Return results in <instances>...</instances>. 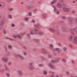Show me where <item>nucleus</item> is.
<instances>
[{
	"label": "nucleus",
	"instance_id": "nucleus-20",
	"mask_svg": "<svg viewBox=\"0 0 77 77\" xmlns=\"http://www.w3.org/2000/svg\"><path fill=\"white\" fill-rule=\"evenodd\" d=\"M42 17H43L44 18H45L47 17V14H45L43 15H42Z\"/></svg>",
	"mask_w": 77,
	"mask_h": 77
},
{
	"label": "nucleus",
	"instance_id": "nucleus-9",
	"mask_svg": "<svg viewBox=\"0 0 77 77\" xmlns=\"http://www.w3.org/2000/svg\"><path fill=\"white\" fill-rule=\"evenodd\" d=\"M59 60H60V59L59 58H57L56 59L55 61L53 60H52L51 62L52 63H57L59 61Z\"/></svg>",
	"mask_w": 77,
	"mask_h": 77
},
{
	"label": "nucleus",
	"instance_id": "nucleus-48",
	"mask_svg": "<svg viewBox=\"0 0 77 77\" xmlns=\"http://www.w3.org/2000/svg\"><path fill=\"white\" fill-rule=\"evenodd\" d=\"M11 26L12 27H14L15 26V24H11Z\"/></svg>",
	"mask_w": 77,
	"mask_h": 77
},
{
	"label": "nucleus",
	"instance_id": "nucleus-7",
	"mask_svg": "<svg viewBox=\"0 0 77 77\" xmlns=\"http://www.w3.org/2000/svg\"><path fill=\"white\" fill-rule=\"evenodd\" d=\"M63 12H69L70 11V9L69 8H64L63 9Z\"/></svg>",
	"mask_w": 77,
	"mask_h": 77
},
{
	"label": "nucleus",
	"instance_id": "nucleus-6",
	"mask_svg": "<svg viewBox=\"0 0 77 77\" xmlns=\"http://www.w3.org/2000/svg\"><path fill=\"white\" fill-rule=\"evenodd\" d=\"M14 55L15 57H19L22 60L24 59V57L20 55H18L16 54H14Z\"/></svg>",
	"mask_w": 77,
	"mask_h": 77
},
{
	"label": "nucleus",
	"instance_id": "nucleus-60",
	"mask_svg": "<svg viewBox=\"0 0 77 77\" xmlns=\"http://www.w3.org/2000/svg\"><path fill=\"white\" fill-rule=\"evenodd\" d=\"M50 77H54V75H52Z\"/></svg>",
	"mask_w": 77,
	"mask_h": 77
},
{
	"label": "nucleus",
	"instance_id": "nucleus-31",
	"mask_svg": "<svg viewBox=\"0 0 77 77\" xmlns=\"http://www.w3.org/2000/svg\"><path fill=\"white\" fill-rule=\"evenodd\" d=\"M29 69H33V67L32 66H29Z\"/></svg>",
	"mask_w": 77,
	"mask_h": 77
},
{
	"label": "nucleus",
	"instance_id": "nucleus-38",
	"mask_svg": "<svg viewBox=\"0 0 77 77\" xmlns=\"http://www.w3.org/2000/svg\"><path fill=\"white\" fill-rule=\"evenodd\" d=\"M8 48H9L10 49H11L12 48V46L11 45H9L8 46Z\"/></svg>",
	"mask_w": 77,
	"mask_h": 77
},
{
	"label": "nucleus",
	"instance_id": "nucleus-61",
	"mask_svg": "<svg viewBox=\"0 0 77 77\" xmlns=\"http://www.w3.org/2000/svg\"><path fill=\"white\" fill-rule=\"evenodd\" d=\"M53 7L54 8V9L55 8V7L54 6H53Z\"/></svg>",
	"mask_w": 77,
	"mask_h": 77
},
{
	"label": "nucleus",
	"instance_id": "nucleus-35",
	"mask_svg": "<svg viewBox=\"0 0 77 77\" xmlns=\"http://www.w3.org/2000/svg\"><path fill=\"white\" fill-rule=\"evenodd\" d=\"M5 38L6 39H9L10 40H11V41H13V39L11 38H9L8 37H6Z\"/></svg>",
	"mask_w": 77,
	"mask_h": 77
},
{
	"label": "nucleus",
	"instance_id": "nucleus-53",
	"mask_svg": "<svg viewBox=\"0 0 77 77\" xmlns=\"http://www.w3.org/2000/svg\"><path fill=\"white\" fill-rule=\"evenodd\" d=\"M8 18H12V16H11V15H10L8 16Z\"/></svg>",
	"mask_w": 77,
	"mask_h": 77
},
{
	"label": "nucleus",
	"instance_id": "nucleus-1",
	"mask_svg": "<svg viewBox=\"0 0 77 77\" xmlns=\"http://www.w3.org/2000/svg\"><path fill=\"white\" fill-rule=\"evenodd\" d=\"M4 66L5 68V70L6 72V75L7 77H10V74H9L10 73V70H9V69H8L6 64H5Z\"/></svg>",
	"mask_w": 77,
	"mask_h": 77
},
{
	"label": "nucleus",
	"instance_id": "nucleus-21",
	"mask_svg": "<svg viewBox=\"0 0 77 77\" xmlns=\"http://www.w3.org/2000/svg\"><path fill=\"white\" fill-rule=\"evenodd\" d=\"M34 41L36 42H37V43H38V42H39V40L38 39L35 38L34 39Z\"/></svg>",
	"mask_w": 77,
	"mask_h": 77
},
{
	"label": "nucleus",
	"instance_id": "nucleus-49",
	"mask_svg": "<svg viewBox=\"0 0 77 77\" xmlns=\"http://www.w3.org/2000/svg\"><path fill=\"white\" fill-rule=\"evenodd\" d=\"M26 34V32H23L21 34V35H24Z\"/></svg>",
	"mask_w": 77,
	"mask_h": 77
},
{
	"label": "nucleus",
	"instance_id": "nucleus-18",
	"mask_svg": "<svg viewBox=\"0 0 77 77\" xmlns=\"http://www.w3.org/2000/svg\"><path fill=\"white\" fill-rule=\"evenodd\" d=\"M72 35H70V36H69V39L70 41H72Z\"/></svg>",
	"mask_w": 77,
	"mask_h": 77
},
{
	"label": "nucleus",
	"instance_id": "nucleus-2",
	"mask_svg": "<svg viewBox=\"0 0 77 77\" xmlns=\"http://www.w3.org/2000/svg\"><path fill=\"white\" fill-rule=\"evenodd\" d=\"M71 33L72 35H74L75 32L77 33V27L74 28H73L71 29L70 30Z\"/></svg>",
	"mask_w": 77,
	"mask_h": 77
},
{
	"label": "nucleus",
	"instance_id": "nucleus-64",
	"mask_svg": "<svg viewBox=\"0 0 77 77\" xmlns=\"http://www.w3.org/2000/svg\"><path fill=\"white\" fill-rule=\"evenodd\" d=\"M24 49H25V50H26V47H24Z\"/></svg>",
	"mask_w": 77,
	"mask_h": 77
},
{
	"label": "nucleus",
	"instance_id": "nucleus-24",
	"mask_svg": "<svg viewBox=\"0 0 77 77\" xmlns=\"http://www.w3.org/2000/svg\"><path fill=\"white\" fill-rule=\"evenodd\" d=\"M23 55H24V56H27V52L25 51H23Z\"/></svg>",
	"mask_w": 77,
	"mask_h": 77
},
{
	"label": "nucleus",
	"instance_id": "nucleus-39",
	"mask_svg": "<svg viewBox=\"0 0 77 77\" xmlns=\"http://www.w3.org/2000/svg\"><path fill=\"white\" fill-rule=\"evenodd\" d=\"M25 20L26 21H27L29 20V18H25Z\"/></svg>",
	"mask_w": 77,
	"mask_h": 77
},
{
	"label": "nucleus",
	"instance_id": "nucleus-42",
	"mask_svg": "<svg viewBox=\"0 0 77 77\" xmlns=\"http://www.w3.org/2000/svg\"><path fill=\"white\" fill-rule=\"evenodd\" d=\"M13 10H14V9H13V8H10L9 9V11H13Z\"/></svg>",
	"mask_w": 77,
	"mask_h": 77
},
{
	"label": "nucleus",
	"instance_id": "nucleus-14",
	"mask_svg": "<svg viewBox=\"0 0 77 77\" xmlns=\"http://www.w3.org/2000/svg\"><path fill=\"white\" fill-rule=\"evenodd\" d=\"M2 60L3 61H4L5 62H7L8 61V58H5L4 57L2 58Z\"/></svg>",
	"mask_w": 77,
	"mask_h": 77
},
{
	"label": "nucleus",
	"instance_id": "nucleus-52",
	"mask_svg": "<svg viewBox=\"0 0 77 77\" xmlns=\"http://www.w3.org/2000/svg\"><path fill=\"white\" fill-rule=\"evenodd\" d=\"M48 57H53V56L50 55H48Z\"/></svg>",
	"mask_w": 77,
	"mask_h": 77
},
{
	"label": "nucleus",
	"instance_id": "nucleus-40",
	"mask_svg": "<svg viewBox=\"0 0 77 77\" xmlns=\"http://www.w3.org/2000/svg\"><path fill=\"white\" fill-rule=\"evenodd\" d=\"M55 33L56 35H59V32L58 31H56Z\"/></svg>",
	"mask_w": 77,
	"mask_h": 77
},
{
	"label": "nucleus",
	"instance_id": "nucleus-58",
	"mask_svg": "<svg viewBox=\"0 0 77 77\" xmlns=\"http://www.w3.org/2000/svg\"><path fill=\"white\" fill-rule=\"evenodd\" d=\"M69 46L71 48H72V45H70Z\"/></svg>",
	"mask_w": 77,
	"mask_h": 77
},
{
	"label": "nucleus",
	"instance_id": "nucleus-4",
	"mask_svg": "<svg viewBox=\"0 0 77 77\" xmlns=\"http://www.w3.org/2000/svg\"><path fill=\"white\" fill-rule=\"evenodd\" d=\"M33 31H35V32H37V34L38 33L39 34V35H44V33L43 32H42L41 31H39L38 30L36 29H33Z\"/></svg>",
	"mask_w": 77,
	"mask_h": 77
},
{
	"label": "nucleus",
	"instance_id": "nucleus-17",
	"mask_svg": "<svg viewBox=\"0 0 77 77\" xmlns=\"http://www.w3.org/2000/svg\"><path fill=\"white\" fill-rule=\"evenodd\" d=\"M62 30L63 32H65L66 30V27L64 26H63L62 27Z\"/></svg>",
	"mask_w": 77,
	"mask_h": 77
},
{
	"label": "nucleus",
	"instance_id": "nucleus-59",
	"mask_svg": "<svg viewBox=\"0 0 77 77\" xmlns=\"http://www.w3.org/2000/svg\"><path fill=\"white\" fill-rule=\"evenodd\" d=\"M30 36V34H27V36Z\"/></svg>",
	"mask_w": 77,
	"mask_h": 77
},
{
	"label": "nucleus",
	"instance_id": "nucleus-13",
	"mask_svg": "<svg viewBox=\"0 0 77 77\" xmlns=\"http://www.w3.org/2000/svg\"><path fill=\"white\" fill-rule=\"evenodd\" d=\"M30 33L31 35H37V34H38V33L36 32L35 31V32H34L32 30L30 31Z\"/></svg>",
	"mask_w": 77,
	"mask_h": 77
},
{
	"label": "nucleus",
	"instance_id": "nucleus-3",
	"mask_svg": "<svg viewBox=\"0 0 77 77\" xmlns=\"http://www.w3.org/2000/svg\"><path fill=\"white\" fill-rule=\"evenodd\" d=\"M5 22V19L3 18L2 20L0 23V30H1L3 28V26Z\"/></svg>",
	"mask_w": 77,
	"mask_h": 77
},
{
	"label": "nucleus",
	"instance_id": "nucleus-12",
	"mask_svg": "<svg viewBox=\"0 0 77 77\" xmlns=\"http://www.w3.org/2000/svg\"><path fill=\"white\" fill-rule=\"evenodd\" d=\"M13 36L14 38H21V36L20 35H13Z\"/></svg>",
	"mask_w": 77,
	"mask_h": 77
},
{
	"label": "nucleus",
	"instance_id": "nucleus-27",
	"mask_svg": "<svg viewBox=\"0 0 77 77\" xmlns=\"http://www.w3.org/2000/svg\"><path fill=\"white\" fill-rule=\"evenodd\" d=\"M39 25H38L37 26L36 25H34V27H38V29H39L40 28H38L39 27Z\"/></svg>",
	"mask_w": 77,
	"mask_h": 77
},
{
	"label": "nucleus",
	"instance_id": "nucleus-37",
	"mask_svg": "<svg viewBox=\"0 0 77 77\" xmlns=\"http://www.w3.org/2000/svg\"><path fill=\"white\" fill-rule=\"evenodd\" d=\"M4 34H5H5H6L7 32H6V31L5 30H4Z\"/></svg>",
	"mask_w": 77,
	"mask_h": 77
},
{
	"label": "nucleus",
	"instance_id": "nucleus-63",
	"mask_svg": "<svg viewBox=\"0 0 77 77\" xmlns=\"http://www.w3.org/2000/svg\"><path fill=\"white\" fill-rule=\"evenodd\" d=\"M28 38H30V36H28Z\"/></svg>",
	"mask_w": 77,
	"mask_h": 77
},
{
	"label": "nucleus",
	"instance_id": "nucleus-22",
	"mask_svg": "<svg viewBox=\"0 0 77 77\" xmlns=\"http://www.w3.org/2000/svg\"><path fill=\"white\" fill-rule=\"evenodd\" d=\"M57 2V0H53L51 4H54V3H56Z\"/></svg>",
	"mask_w": 77,
	"mask_h": 77
},
{
	"label": "nucleus",
	"instance_id": "nucleus-5",
	"mask_svg": "<svg viewBox=\"0 0 77 77\" xmlns=\"http://www.w3.org/2000/svg\"><path fill=\"white\" fill-rule=\"evenodd\" d=\"M66 6L65 4H64L62 5L61 4H60L59 3H58L57 5V6L58 8H62V7H64V6Z\"/></svg>",
	"mask_w": 77,
	"mask_h": 77
},
{
	"label": "nucleus",
	"instance_id": "nucleus-41",
	"mask_svg": "<svg viewBox=\"0 0 77 77\" xmlns=\"http://www.w3.org/2000/svg\"><path fill=\"white\" fill-rule=\"evenodd\" d=\"M55 50L57 51H59V48H57L55 49Z\"/></svg>",
	"mask_w": 77,
	"mask_h": 77
},
{
	"label": "nucleus",
	"instance_id": "nucleus-57",
	"mask_svg": "<svg viewBox=\"0 0 77 77\" xmlns=\"http://www.w3.org/2000/svg\"><path fill=\"white\" fill-rule=\"evenodd\" d=\"M72 14H75V12L74 11H73L72 12Z\"/></svg>",
	"mask_w": 77,
	"mask_h": 77
},
{
	"label": "nucleus",
	"instance_id": "nucleus-8",
	"mask_svg": "<svg viewBox=\"0 0 77 77\" xmlns=\"http://www.w3.org/2000/svg\"><path fill=\"white\" fill-rule=\"evenodd\" d=\"M17 72H18V73L19 75H20V76L23 75V73L22 71L21 70H18L17 71Z\"/></svg>",
	"mask_w": 77,
	"mask_h": 77
},
{
	"label": "nucleus",
	"instance_id": "nucleus-55",
	"mask_svg": "<svg viewBox=\"0 0 77 77\" xmlns=\"http://www.w3.org/2000/svg\"><path fill=\"white\" fill-rule=\"evenodd\" d=\"M57 11L56 8H54V11Z\"/></svg>",
	"mask_w": 77,
	"mask_h": 77
},
{
	"label": "nucleus",
	"instance_id": "nucleus-34",
	"mask_svg": "<svg viewBox=\"0 0 77 77\" xmlns=\"http://www.w3.org/2000/svg\"><path fill=\"white\" fill-rule=\"evenodd\" d=\"M33 65V62H31L29 63L30 66H32Z\"/></svg>",
	"mask_w": 77,
	"mask_h": 77
},
{
	"label": "nucleus",
	"instance_id": "nucleus-10",
	"mask_svg": "<svg viewBox=\"0 0 77 77\" xmlns=\"http://www.w3.org/2000/svg\"><path fill=\"white\" fill-rule=\"evenodd\" d=\"M49 66L50 68H52V69H54L55 68H56V67H55V66L52 65V64H51V63H49Z\"/></svg>",
	"mask_w": 77,
	"mask_h": 77
},
{
	"label": "nucleus",
	"instance_id": "nucleus-23",
	"mask_svg": "<svg viewBox=\"0 0 77 77\" xmlns=\"http://www.w3.org/2000/svg\"><path fill=\"white\" fill-rule=\"evenodd\" d=\"M32 50L34 51H38V49L36 48H33Z\"/></svg>",
	"mask_w": 77,
	"mask_h": 77
},
{
	"label": "nucleus",
	"instance_id": "nucleus-32",
	"mask_svg": "<svg viewBox=\"0 0 77 77\" xmlns=\"http://www.w3.org/2000/svg\"><path fill=\"white\" fill-rule=\"evenodd\" d=\"M31 22L33 23H35V20H34V19H32L31 20Z\"/></svg>",
	"mask_w": 77,
	"mask_h": 77
},
{
	"label": "nucleus",
	"instance_id": "nucleus-19",
	"mask_svg": "<svg viewBox=\"0 0 77 77\" xmlns=\"http://www.w3.org/2000/svg\"><path fill=\"white\" fill-rule=\"evenodd\" d=\"M42 51L45 53H46L47 52V51H46L45 49H43L42 50Z\"/></svg>",
	"mask_w": 77,
	"mask_h": 77
},
{
	"label": "nucleus",
	"instance_id": "nucleus-46",
	"mask_svg": "<svg viewBox=\"0 0 77 77\" xmlns=\"http://www.w3.org/2000/svg\"><path fill=\"white\" fill-rule=\"evenodd\" d=\"M4 48L5 50V51H7V48H6V46H4Z\"/></svg>",
	"mask_w": 77,
	"mask_h": 77
},
{
	"label": "nucleus",
	"instance_id": "nucleus-36",
	"mask_svg": "<svg viewBox=\"0 0 77 77\" xmlns=\"http://www.w3.org/2000/svg\"><path fill=\"white\" fill-rule=\"evenodd\" d=\"M50 47L51 49H52V48H53V45H51V44L50 45Z\"/></svg>",
	"mask_w": 77,
	"mask_h": 77
},
{
	"label": "nucleus",
	"instance_id": "nucleus-30",
	"mask_svg": "<svg viewBox=\"0 0 77 77\" xmlns=\"http://www.w3.org/2000/svg\"><path fill=\"white\" fill-rule=\"evenodd\" d=\"M63 50L64 51H66V50H67V49L66 48L64 47L63 48Z\"/></svg>",
	"mask_w": 77,
	"mask_h": 77
},
{
	"label": "nucleus",
	"instance_id": "nucleus-33",
	"mask_svg": "<svg viewBox=\"0 0 77 77\" xmlns=\"http://www.w3.org/2000/svg\"><path fill=\"white\" fill-rule=\"evenodd\" d=\"M66 74L67 75H69L70 74L69 73V72H68V71H66Z\"/></svg>",
	"mask_w": 77,
	"mask_h": 77
},
{
	"label": "nucleus",
	"instance_id": "nucleus-45",
	"mask_svg": "<svg viewBox=\"0 0 77 77\" xmlns=\"http://www.w3.org/2000/svg\"><path fill=\"white\" fill-rule=\"evenodd\" d=\"M38 11V9H35L34 10H33V12H36Z\"/></svg>",
	"mask_w": 77,
	"mask_h": 77
},
{
	"label": "nucleus",
	"instance_id": "nucleus-11",
	"mask_svg": "<svg viewBox=\"0 0 77 77\" xmlns=\"http://www.w3.org/2000/svg\"><path fill=\"white\" fill-rule=\"evenodd\" d=\"M73 42L75 44H77V36L75 37Z\"/></svg>",
	"mask_w": 77,
	"mask_h": 77
},
{
	"label": "nucleus",
	"instance_id": "nucleus-16",
	"mask_svg": "<svg viewBox=\"0 0 77 77\" xmlns=\"http://www.w3.org/2000/svg\"><path fill=\"white\" fill-rule=\"evenodd\" d=\"M68 20L70 22H72L73 21V18L72 17H69L68 18Z\"/></svg>",
	"mask_w": 77,
	"mask_h": 77
},
{
	"label": "nucleus",
	"instance_id": "nucleus-28",
	"mask_svg": "<svg viewBox=\"0 0 77 77\" xmlns=\"http://www.w3.org/2000/svg\"><path fill=\"white\" fill-rule=\"evenodd\" d=\"M62 61H63V62H66V60H65V59L64 58H62Z\"/></svg>",
	"mask_w": 77,
	"mask_h": 77
},
{
	"label": "nucleus",
	"instance_id": "nucleus-50",
	"mask_svg": "<svg viewBox=\"0 0 77 77\" xmlns=\"http://www.w3.org/2000/svg\"><path fill=\"white\" fill-rule=\"evenodd\" d=\"M71 62L73 63H75V62H74V60H71Z\"/></svg>",
	"mask_w": 77,
	"mask_h": 77
},
{
	"label": "nucleus",
	"instance_id": "nucleus-25",
	"mask_svg": "<svg viewBox=\"0 0 77 77\" xmlns=\"http://www.w3.org/2000/svg\"><path fill=\"white\" fill-rule=\"evenodd\" d=\"M63 19V20H65V19H66V17H65V16H63L61 17Z\"/></svg>",
	"mask_w": 77,
	"mask_h": 77
},
{
	"label": "nucleus",
	"instance_id": "nucleus-44",
	"mask_svg": "<svg viewBox=\"0 0 77 77\" xmlns=\"http://www.w3.org/2000/svg\"><path fill=\"white\" fill-rule=\"evenodd\" d=\"M61 2H62L63 3H64V2H65V0H60Z\"/></svg>",
	"mask_w": 77,
	"mask_h": 77
},
{
	"label": "nucleus",
	"instance_id": "nucleus-43",
	"mask_svg": "<svg viewBox=\"0 0 77 77\" xmlns=\"http://www.w3.org/2000/svg\"><path fill=\"white\" fill-rule=\"evenodd\" d=\"M33 6L32 5L30 6H29V9H32V8H33Z\"/></svg>",
	"mask_w": 77,
	"mask_h": 77
},
{
	"label": "nucleus",
	"instance_id": "nucleus-47",
	"mask_svg": "<svg viewBox=\"0 0 77 77\" xmlns=\"http://www.w3.org/2000/svg\"><path fill=\"white\" fill-rule=\"evenodd\" d=\"M29 16H32V13H31V12H29Z\"/></svg>",
	"mask_w": 77,
	"mask_h": 77
},
{
	"label": "nucleus",
	"instance_id": "nucleus-51",
	"mask_svg": "<svg viewBox=\"0 0 77 77\" xmlns=\"http://www.w3.org/2000/svg\"><path fill=\"white\" fill-rule=\"evenodd\" d=\"M59 13H60V12L58 11H57V15H59Z\"/></svg>",
	"mask_w": 77,
	"mask_h": 77
},
{
	"label": "nucleus",
	"instance_id": "nucleus-54",
	"mask_svg": "<svg viewBox=\"0 0 77 77\" xmlns=\"http://www.w3.org/2000/svg\"><path fill=\"white\" fill-rule=\"evenodd\" d=\"M43 66V65L42 64L39 65V66H40V67H41V66Z\"/></svg>",
	"mask_w": 77,
	"mask_h": 77
},
{
	"label": "nucleus",
	"instance_id": "nucleus-26",
	"mask_svg": "<svg viewBox=\"0 0 77 77\" xmlns=\"http://www.w3.org/2000/svg\"><path fill=\"white\" fill-rule=\"evenodd\" d=\"M25 8L26 9H27L28 10H29V9H30L29 6H26Z\"/></svg>",
	"mask_w": 77,
	"mask_h": 77
},
{
	"label": "nucleus",
	"instance_id": "nucleus-29",
	"mask_svg": "<svg viewBox=\"0 0 77 77\" xmlns=\"http://www.w3.org/2000/svg\"><path fill=\"white\" fill-rule=\"evenodd\" d=\"M43 74H47V72L46 71H44Z\"/></svg>",
	"mask_w": 77,
	"mask_h": 77
},
{
	"label": "nucleus",
	"instance_id": "nucleus-56",
	"mask_svg": "<svg viewBox=\"0 0 77 77\" xmlns=\"http://www.w3.org/2000/svg\"><path fill=\"white\" fill-rule=\"evenodd\" d=\"M38 4H41V2L38 1Z\"/></svg>",
	"mask_w": 77,
	"mask_h": 77
},
{
	"label": "nucleus",
	"instance_id": "nucleus-62",
	"mask_svg": "<svg viewBox=\"0 0 77 77\" xmlns=\"http://www.w3.org/2000/svg\"><path fill=\"white\" fill-rule=\"evenodd\" d=\"M58 45H59V46H61V44H58Z\"/></svg>",
	"mask_w": 77,
	"mask_h": 77
},
{
	"label": "nucleus",
	"instance_id": "nucleus-15",
	"mask_svg": "<svg viewBox=\"0 0 77 77\" xmlns=\"http://www.w3.org/2000/svg\"><path fill=\"white\" fill-rule=\"evenodd\" d=\"M50 30L51 32H56V30L54 29L51 28H50Z\"/></svg>",
	"mask_w": 77,
	"mask_h": 77
}]
</instances>
